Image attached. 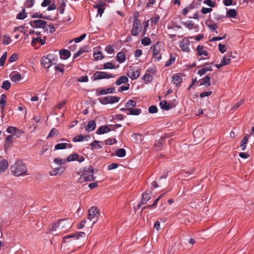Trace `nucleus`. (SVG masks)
<instances>
[{"instance_id": "nucleus-45", "label": "nucleus", "mask_w": 254, "mask_h": 254, "mask_svg": "<svg viewBox=\"0 0 254 254\" xmlns=\"http://www.w3.org/2000/svg\"><path fill=\"white\" fill-rule=\"evenodd\" d=\"M94 172V169L91 166H89L88 167H85L83 170V173H85L86 175H88L90 174H92Z\"/></svg>"}, {"instance_id": "nucleus-8", "label": "nucleus", "mask_w": 254, "mask_h": 254, "mask_svg": "<svg viewBox=\"0 0 254 254\" xmlns=\"http://www.w3.org/2000/svg\"><path fill=\"white\" fill-rule=\"evenodd\" d=\"M71 226V220L69 219H60L58 222V227L61 230L69 229Z\"/></svg>"}, {"instance_id": "nucleus-53", "label": "nucleus", "mask_w": 254, "mask_h": 254, "mask_svg": "<svg viewBox=\"0 0 254 254\" xmlns=\"http://www.w3.org/2000/svg\"><path fill=\"white\" fill-rule=\"evenodd\" d=\"M94 57L96 60H101L104 58L103 54L101 52H98L96 53H94Z\"/></svg>"}, {"instance_id": "nucleus-62", "label": "nucleus", "mask_w": 254, "mask_h": 254, "mask_svg": "<svg viewBox=\"0 0 254 254\" xmlns=\"http://www.w3.org/2000/svg\"><path fill=\"white\" fill-rule=\"evenodd\" d=\"M212 11V9L211 8H206L203 7L201 8V12L204 14H207L208 13H209Z\"/></svg>"}, {"instance_id": "nucleus-61", "label": "nucleus", "mask_w": 254, "mask_h": 254, "mask_svg": "<svg viewBox=\"0 0 254 254\" xmlns=\"http://www.w3.org/2000/svg\"><path fill=\"white\" fill-rule=\"evenodd\" d=\"M129 84L128 83H127L126 86H122L118 89L119 92H123V91H127L129 89Z\"/></svg>"}, {"instance_id": "nucleus-46", "label": "nucleus", "mask_w": 254, "mask_h": 254, "mask_svg": "<svg viewBox=\"0 0 254 254\" xmlns=\"http://www.w3.org/2000/svg\"><path fill=\"white\" fill-rule=\"evenodd\" d=\"M65 6V2L64 0H61L60 5L59 7V12L61 14H63L64 11V7Z\"/></svg>"}, {"instance_id": "nucleus-35", "label": "nucleus", "mask_w": 254, "mask_h": 254, "mask_svg": "<svg viewBox=\"0 0 254 254\" xmlns=\"http://www.w3.org/2000/svg\"><path fill=\"white\" fill-rule=\"evenodd\" d=\"M6 131L9 133H20V130L17 128L10 126L8 127L6 129Z\"/></svg>"}, {"instance_id": "nucleus-4", "label": "nucleus", "mask_w": 254, "mask_h": 254, "mask_svg": "<svg viewBox=\"0 0 254 254\" xmlns=\"http://www.w3.org/2000/svg\"><path fill=\"white\" fill-rule=\"evenodd\" d=\"M115 76L104 71H96L92 76V79L93 81L103 79H109L114 78Z\"/></svg>"}, {"instance_id": "nucleus-39", "label": "nucleus", "mask_w": 254, "mask_h": 254, "mask_svg": "<svg viewBox=\"0 0 254 254\" xmlns=\"http://www.w3.org/2000/svg\"><path fill=\"white\" fill-rule=\"evenodd\" d=\"M232 55V53L230 54V56H228V58H226V56H224V58L221 60V62L222 63V65H226L230 64L231 59L228 57H231Z\"/></svg>"}, {"instance_id": "nucleus-24", "label": "nucleus", "mask_w": 254, "mask_h": 254, "mask_svg": "<svg viewBox=\"0 0 254 254\" xmlns=\"http://www.w3.org/2000/svg\"><path fill=\"white\" fill-rule=\"evenodd\" d=\"M14 135L13 134L8 135L5 139V143L4 144V147L5 149L8 148L10 144L12 143L14 138Z\"/></svg>"}, {"instance_id": "nucleus-51", "label": "nucleus", "mask_w": 254, "mask_h": 254, "mask_svg": "<svg viewBox=\"0 0 254 254\" xmlns=\"http://www.w3.org/2000/svg\"><path fill=\"white\" fill-rule=\"evenodd\" d=\"M203 3L207 4L211 7H214L215 6V1L212 0H204Z\"/></svg>"}, {"instance_id": "nucleus-32", "label": "nucleus", "mask_w": 254, "mask_h": 254, "mask_svg": "<svg viewBox=\"0 0 254 254\" xmlns=\"http://www.w3.org/2000/svg\"><path fill=\"white\" fill-rule=\"evenodd\" d=\"M141 113V110L140 109H134L128 111V113H127V115H139Z\"/></svg>"}, {"instance_id": "nucleus-29", "label": "nucleus", "mask_w": 254, "mask_h": 254, "mask_svg": "<svg viewBox=\"0 0 254 254\" xmlns=\"http://www.w3.org/2000/svg\"><path fill=\"white\" fill-rule=\"evenodd\" d=\"M196 50L198 52L199 56H208V53L206 51L203 50V47L198 45L196 48Z\"/></svg>"}, {"instance_id": "nucleus-56", "label": "nucleus", "mask_w": 254, "mask_h": 254, "mask_svg": "<svg viewBox=\"0 0 254 254\" xmlns=\"http://www.w3.org/2000/svg\"><path fill=\"white\" fill-rule=\"evenodd\" d=\"M175 61V58L173 57L172 55L170 59L166 62L165 66H169L174 63Z\"/></svg>"}, {"instance_id": "nucleus-20", "label": "nucleus", "mask_w": 254, "mask_h": 254, "mask_svg": "<svg viewBox=\"0 0 254 254\" xmlns=\"http://www.w3.org/2000/svg\"><path fill=\"white\" fill-rule=\"evenodd\" d=\"M96 125L94 121L91 120L85 127V130L88 132H90L94 130L96 128Z\"/></svg>"}, {"instance_id": "nucleus-60", "label": "nucleus", "mask_w": 254, "mask_h": 254, "mask_svg": "<svg viewBox=\"0 0 254 254\" xmlns=\"http://www.w3.org/2000/svg\"><path fill=\"white\" fill-rule=\"evenodd\" d=\"M105 143L108 145H112L117 142L115 138H108L105 140Z\"/></svg>"}, {"instance_id": "nucleus-49", "label": "nucleus", "mask_w": 254, "mask_h": 254, "mask_svg": "<svg viewBox=\"0 0 254 254\" xmlns=\"http://www.w3.org/2000/svg\"><path fill=\"white\" fill-rule=\"evenodd\" d=\"M151 43V40L148 37H144L141 40V44L144 46H148Z\"/></svg>"}, {"instance_id": "nucleus-9", "label": "nucleus", "mask_w": 254, "mask_h": 254, "mask_svg": "<svg viewBox=\"0 0 254 254\" xmlns=\"http://www.w3.org/2000/svg\"><path fill=\"white\" fill-rule=\"evenodd\" d=\"M141 25L140 21H133L132 27L131 30V34L134 36L139 35L141 30Z\"/></svg>"}, {"instance_id": "nucleus-34", "label": "nucleus", "mask_w": 254, "mask_h": 254, "mask_svg": "<svg viewBox=\"0 0 254 254\" xmlns=\"http://www.w3.org/2000/svg\"><path fill=\"white\" fill-rule=\"evenodd\" d=\"M101 142L98 140H94L93 142L90 144V145L92 149L94 148L101 149L102 148V146L99 144Z\"/></svg>"}, {"instance_id": "nucleus-55", "label": "nucleus", "mask_w": 254, "mask_h": 254, "mask_svg": "<svg viewBox=\"0 0 254 254\" xmlns=\"http://www.w3.org/2000/svg\"><path fill=\"white\" fill-rule=\"evenodd\" d=\"M34 0H27L25 2V6L27 8H30L34 5Z\"/></svg>"}, {"instance_id": "nucleus-11", "label": "nucleus", "mask_w": 254, "mask_h": 254, "mask_svg": "<svg viewBox=\"0 0 254 254\" xmlns=\"http://www.w3.org/2000/svg\"><path fill=\"white\" fill-rule=\"evenodd\" d=\"M190 45V42L189 40L184 38L181 42H180V47L182 51L185 52H189L190 51L189 46Z\"/></svg>"}, {"instance_id": "nucleus-58", "label": "nucleus", "mask_w": 254, "mask_h": 254, "mask_svg": "<svg viewBox=\"0 0 254 254\" xmlns=\"http://www.w3.org/2000/svg\"><path fill=\"white\" fill-rule=\"evenodd\" d=\"M148 111L151 114L156 113L158 111V109L156 106L152 105L149 107Z\"/></svg>"}, {"instance_id": "nucleus-36", "label": "nucleus", "mask_w": 254, "mask_h": 254, "mask_svg": "<svg viewBox=\"0 0 254 254\" xmlns=\"http://www.w3.org/2000/svg\"><path fill=\"white\" fill-rule=\"evenodd\" d=\"M126 151L124 148H120L116 150V155L120 157H124L125 156Z\"/></svg>"}, {"instance_id": "nucleus-54", "label": "nucleus", "mask_w": 254, "mask_h": 254, "mask_svg": "<svg viewBox=\"0 0 254 254\" xmlns=\"http://www.w3.org/2000/svg\"><path fill=\"white\" fill-rule=\"evenodd\" d=\"M86 51L84 50L83 48H81L80 49V50L76 52L75 54H74L73 59H75L78 57L80 56L82 53H84Z\"/></svg>"}, {"instance_id": "nucleus-15", "label": "nucleus", "mask_w": 254, "mask_h": 254, "mask_svg": "<svg viewBox=\"0 0 254 254\" xmlns=\"http://www.w3.org/2000/svg\"><path fill=\"white\" fill-rule=\"evenodd\" d=\"M105 5V3L104 1H100L96 5H94V8L97 9L98 14H99L100 17L104 11L105 8L104 7Z\"/></svg>"}, {"instance_id": "nucleus-37", "label": "nucleus", "mask_w": 254, "mask_h": 254, "mask_svg": "<svg viewBox=\"0 0 254 254\" xmlns=\"http://www.w3.org/2000/svg\"><path fill=\"white\" fill-rule=\"evenodd\" d=\"M173 82L174 84L178 86L182 81V77L178 75H174L173 76Z\"/></svg>"}, {"instance_id": "nucleus-26", "label": "nucleus", "mask_w": 254, "mask_h": 254, "mask_svg": "<svg viewBox=\"0 0 254 254\" xmlns=\"http://www.w3.org/2000/svg\"><path fill=\"white\" fill-rule=\"evenodd\" d=\"M7 100L6 96L3 94L0 96V108L3 110Z\"/></svg>"}, {"instance_id": "nucleus-59", "label": "nucleus", "mask_w": 254, "mask_h": 254, "mask_svg": "<svg viewBox=\"0 0 254 254\" xmlns=\"http://www.w3.org/2000/svg\"><path fill=\"white\" fill-rule=\"evenodd\" d=\"M86 34H83L80 36L74 38L73 40L75 43H78V42H79L81 41L82 40H83L86 37Z\"/></svg>"}, {"instance_id": "nucleus-50", "label": "nucleus", "mask_w": 254, "mask_h": 254, "mask_svg": "<svg viewBox=\"0 0 254 254\" xmlns=\"http://www.w3.org/2000/svg\"><path fill=\"white\" fill-rule=\"evenodd\" d=\"M84 136L82 134L78 135L73 137L72 141L73 142H79L83 140Z\"/></svg>"}, {"instance_id": "nucleus-30", "label": "nucleus", "mask_w": 254, "mask_h": 254, "mask_svg": "<svg viewBox=\"0 0 254 254\" xmlns=\"http://www.w3.org/2000/svg\"><path fill=\"white\" fill-rule=\"evenodd\" d=\"M135 106L136 102L132 100H128L126 104V107L127 108L128 111L134 108Z\"/></svg>"}, {"instance_id": "nucleus-27", "label": "nucleus", "mask_w": 254, "mask_h": 254, "mask_svg": "<svg viewBox=\"0 0 254 254\" xmlns=\"http://www.w3.org/2000/svg\"><path fill=\"white\" fill-rule=\"evenodd\" d=\"M117 60L120 63H123L125 62L126 56L123 52H120L117 54Z\"/></svg>"}, {"instance_id": "nucleus-40", "label": "nucleus", "mask_w": 254, "mask_h": 254, "mask_svg": "<svg viewBox=\"0 0 254 254\" xmlns=\"http://www.w3.org/2000/svg\"><path fill=\"white\" fill-rule=\"evenodd\" d=\"M78 157H79V155L77 154H72L67 157L66 161L68 162L73 161L76 160Z\"/></svg>"}, {"instance_id": "nucleus-1", "label": "nucleus", "mask_w": 254, "mask_h": 254, "mask_svg": "<svg viewBox=\"0 0 254 254\" xmlns=\"http://www.w3.org/2000/svg\"><path fill=\"white\" fill-rule=\"evenodd\" d=\"M11 173L16 177L28 175V168L26 165L21 160H17L10 167Z\"/></svg>"}, {"instance_id": "nucleus-33", "label": "nucleus", "mask_w": 254, "mask_h": 254, "mask_svg": "<svg viewBox=\"0 0 254 254\" xmlns=\"http://www.w3.org/2000/svg\"><path fill=\"white\" fill-rule=\"evenodd\" d=\"M248 142V137L247 136H245L243 139H242L241 143V147L243 151L246 150L247 148V144Z\"/></svg>"}, {"instance_id": "nucleus-63", "label": "nucleus", "mask_w": 254, "mask_h": 254, "mask_svg": "<svg viewBox=\"0 0 254 254\" xmlns=\"http://www.w3.org/2000/svg\"><path fill=\"white\" fill-rule=\"evenodd\" d=\"M105 51L109 54H113L114 52V50L113 47L111 45L108 46L105 48Z\"/></svg>"}, {"instance_id": "nucleus-16", "label": "nucleus", "mask_w": 254, "mask_h": 254, "mask_svg": "<svg viewBox=\"0 0 254 254\" xmlns=\"http://www.w3.org/2000/svg\"><path fill=\"white\" fill-rule=\"evenodd\" d=\"M150 193H148L147 191L144 192L142 194V198L140 203L139 204V207L140 205L144 204L150 199Z\"/></svg>"}, {"instance_id": "nucleus-47", "label": "nucleus", "mask_w": 254, "mask_h": 254, "mask_svg": "<svg viewBox=\"0 0 254 254\" xmlns=\"http://www.w3.org/2000/svg\"><path fill=\"white\" fill-rule=\"evenodd\" d=\"M7 57V53L5 52L3 55H2L0 59V65L1 66H2L4 65L5 64V61Z\"/></svg>"}, {"instance_id": "nucleus-2", "label": "nucleus", "mask_w": 254, "mask_h": 254, "mask_svg": "<svg viewBox=\"0 0 254 254\" xmlns=\"http://www.w3.org/2000/svg\"><path fill=\"white\" fill-rule=\"evenodd\" d=\"M57 60L58 57L56 55L54 54H49L41 58V63L45 68H49L52 65L56 64Z\"/></svg>"}, {"instance_id": "nucleus-28", "label": "nucleus", "mask_w": 254, "mask_h": 254, "mask_svg": "<svg viewBox=\"0 0 254 254\" xmlns=\"http://www.w3.org/2000/svg\"><path fill=\"white\" fill-rule=\"evenodd\" d=\"M212 70V67L211 66H208L206 67H204L202 68L201 69L199 70L197 72V73L199 74L200 76L204 74L207 71H211Z\"/></svg>"}, {"instance_id": "nucleus-14", "label": "nucleus", "mask_w": 254, "mask_h": 254, "mask_svg": "<svg viewBox=\"0 0 254 254\" xmlns=\"http://www.w3.org/2000/svg\"><path fill=\"white\" fill-rule=\"evenodd\" d=\"M115 89L114 87H110L106 89H103L101 90L97 89L96 92L97 96L100 95H106L107 94H111L114 92Z\"/></svg>"}, {"instance_id": "nucleus-41", "label": "nucleus", "mask_w": 254, "mask_h": 254, "mask_svg": "<svg viewBox=\"0 0 254 254\" xmlns=\"http://www.w3.org/2000/svg\"><path fill=\"white\" fill-rule=\"evenodd\" d=\"M27 16V14L25 12V9H22V11L19 13L17 16L16 18L18 19H24Z\"/></svg>"}, {"instance_id": "nucleus-10", "label": "nucleus", "mask_w": 254, "mask_h": 254, "mask_svg": "<svg viewBox=\"0 0 254 254\" xmlns=\"http://www.w3.org/2000/svg\"><path fill=\"white\" fill-rule=\"evenodd\" d=\"M140 75V72L138 68L131 67L127 73V75L131 79H137Z\"/></svg>"}, {"instance_id": "nucleus-64", "label": "nucleus", "mask_w": 254, "mask_h": 254, "mask_svg": "<svg viewBox=\"0 0 254 254\" xmlns=\"http://www.w3.org/2000/svg\"><path fill=\"white\" fill-rule=\"evenodd\" d=\"M77 81L80 82H86L88 81V78L87 76H82L79 77Z\"/></svg>"}, {"instance_id": "nucleus-19", "label": "nucleus", "mask_w": 254, "mask_h": 254, "mask_svg": "<svg viewBox=\"0 0 254 254\" xmlns=\"http://www.w3.org/2000/svg\"><path fill=\"white\" fill-rule=\"evenodd\" d=\"M59 54L61 58L64 60L67 59L71 55L70 52L66 49H62L60 51Z\"/></svg>"}, {"instance_id": "nucleus-3", "label": "nucleus", "mask_w": 254, "mask_h": 254, "mask_svg": "<svg viewBox=\"0 0 254 254\" xmlns=\"http://www.w3.org/2000/svg\"><path fill=\"white\" fill-rule=\"evenodd\" d=\"M153 49V57L155 61L158 62L162 59V53L164 51L163 44L159 42L155 43L151 47Z\"/></svg>"}, {"instance_id": "nucleus-23", "label": "nucleus", "mask_w": 254, "mask_h": 254, "mask_svg": "<svg viewBox=\"0 0 254 254\" xmlns=\"http://www.w3.org/2000/svg\"><path fill=\"white\" fill-rule=\"evenodd\" d=\"M8 162L5 159L0 161V173L4 172L8 167Z\"/></svg>"}, {"instance_id": "nucleus-42", "label": "nucleus", "mask_w": 254, "mask_h": 254, "mask_svg": "<svg viewBox=\"0 0 254 254\" xmlns=\"http://www.w3.org/2000/svg\"><path fill=\"white\" fill-rule=\"evenodd\" d=\"M227 14L229 17L235 18L237 16V11L234 9H230L227 11Z\"/></svg>"}, {"instance_id": "nucleus-44", "label": "nucleus", "mask_w": 254, "mask_h": 254, "mask_svg": "<svg viewBox=\"0 0 254 254\" xmlns=\"http://www.w3.org/2000/svg\"><path fill=\"white\" fill-rule=\"evenodd\" d=\"M103 68L104 69H116V66L111 62L105 63L103 64Z\"/></svg>"}, {"instance_id": "nucleus-43", "label": "nucleus", "mask_w": 254, "mask_h": 254, "mask_svg": "<svg viewBox=\"0 0 254 254\" xmlns=\"http://www.w3.org/2000/svg\"><path fill=\"white\" fill-rule=\"evenodd\" d=\"M10 82L8 80H5L2 83L1 87L2 89L7 90L10 87Z\"/></svg>"}, {"instance_id": "nucleus-57", "label": "nucleus", "mask_w": 254, "mask_h": 254, "mask_svg": "<svg viewBox=\"0 0 254 254\" xmlns=\"http://www.w3.org/2000/svg\"><path fill=\"white\" fill-rule=\"evenodd\" d=\"M194 23L191 21H187L184 23V25L189 29H191L193 27Z\"/></svg>"}, {"instance_id": "nucleus-31", "label": "nucleus", "mask_w": 254, "mask_h": 254, "mask_svg": "<svg viewBox=\"0 0 254 254\" xmlns=\"http://www.w3.org/2000/svg\"><path fill=\"white\" fill-rule=\"evenodd\" d=\"M21 75L18 73L15 74H10V79L13 82H16L19 81L20 79H21Z\"/></svg>"}, {"instance_id": "nucleus-22", "label": "nucleus", "mask_w": 254, "mask_h": 254, "mask_svg": "<svg viewBox=\"0 0 254 254\" xmlns=\"http://www.w3.org/2000/svg\"><path fill=\"white\" fill-rule=\"evenodd\" d=\"M128 81L127 77L125 75L120 76L116 81L115 84L116 85H120L123 83H127Z\"/></svg>"}, {"instance_id": "nucleus-21", "label": "nucleus", "mask_w": 254, "mask_h": 254, "mask_svg": "<svg viewBox=\"0 0 254 254\" xmlns=\"http://www.w3.org/2000/svg\"><path fill=\"white\" fill-rule=\"evenodd\" d=\"M72 145L66 143H61L56 144L55 146V150L64 149L66 148H71Z\"/></svg>"}, {"instance_id": "nucleus-12", "label": "nucleus", "mask_w": 254, "mask_h": 254, "mask_svg": "<svg viewBox=\"0 0 254 254\" xmlns=\"http://www.w3.org/2000/svg\"><path fill=\"white\" fill-rule=\"evenodd\" d=\"M95 180V178L92 175H86L85 173L80 177L78 180V182L82 183L85 182H91Z\"/></svg>"}, {"instance_id": "nucleus-52", "label": "nucleus", "mask_w": 254, "mask_h": 254, "mask_svg": "<svg viewBox=\"0 0 254 254\" xmlns=\"http://www.w3.org/2000/svg\"><path fill=\"white\" fill-rule=\"evenodd\" d=\"M11 42V38L9 36L4 35L2 39V42L5 45H8Z\"/></svg>"}, {"instance_id": "nucleus-38", "label": "nucleus", "mask_w": 254, "mask_h": 254, "mask_svg": "<svg viewBox=\"0 0 254 254\" xmlns=\"http://www.w3.org/2000/svg\"><path fill=\"white\" fill-rule=\"evenodd\" d=\"M58 133L59 132L56 128H52V129L50 130L47 138H49L50 137L57 136L58 135Z\"/></svg>"}, {"instance_id": "nucleus-48", "label": "nucleus", "mask_w": 254, "mask_h": 254, "mask_svg": "<svg viewBox=\"0 0 254 254\" xmlns=\"http://www.w3.org/2000/svg\"><path fill=\"white\" fill-rule=\"evenodd\" d=\"M54 162L57 165H62L66 163V160L61 158H56L54 160Z\"/></svg>"}, {"instance_id": "nucleus-13", "label": "nucleus", "mask_w": 254, "mask_h": 254, "mask_svg": "<svg viewBox=\"0 0 254 254\" xmlns=\"http://www.w3.org/2000/svg\"><path fill=\"white\" fill-rule=\"evenodd\" d=\"M85 234L84 232H79L75 234L69 235L63 238L64 242H66V240L69 238H74V239H78L79 237H84Z\"/></svg>"}, {"instance_id": "nucleus-5", "label": "nucleus", "mask_w": 254, "mask_h": 254, "mask_svg": "<svg viewBox=\"0 0 254 254\" xmlns=\"http://www.w3.org/2000/svg\"><path fill=\"white\" fill-rule=\"evenodd\" d=\"M120 99L119 97L114 96H108L99 98L100 103L103 105H106L109 104H114L118 103Z\"/></svg>"}, {"instance_id": "nucleus-18", "label": "nucleus", "mask_w": 254, "mask_h": 254, "mask_svg": "<svg viewBox=\"0 0 254 254\" xmlns=\"http://www.w3.org/2000/svg\"><path fill=\"white\" fill-rule=\"evenodd\" d=\"M111 131V129L108 126H101L97 130L96 133L98 134H104Z\"/></svg>"}, {"instance_id": "nucleus-17", "label": "nucleus", "mask_w": 254, "mask_h": 254, "mask_svg": "<svg viewBox=\"0 0 254 254\" xmlns=\"http://www.w3.org/2000/svg\"><path fill=\"white\" fill-rule=\"evenodd\" d=\"M199 82H200L199 86H209L210 85V78L208 75H206L201 79L199 80Z\"/></svg>"}, {"instance_id": "nucleus-25", "label": "nucleus", "mask_w": 254, "mask_h": 254, "mask_svg": "<svg viewBox=\"0 0 254 254\" xmlns=\"http://www.w3.org/2000/svg\"><path fill=\"white\" fill-rule=\"evenodd\" d=\"M159 105L161 109L165 110H169L171 108H172V106L170 104H169L166 101H162L159 103Z\"/></svg>"}, {"instance_id": "nucleus-7", "label": "nucleus", "mask_w": 254, "mask_h": 254, "mask_svg": "<svg viewBox=\"0 0 254 254\" xmlns=\"http://www.w3.org/2000/svg\"><path fill=\"white\" fill-rule=\"evenodd\" d=\"M47 22L41 19L31 20L29 24L33 28H43L44 31H48V28L45 26Z\"/></svg>"}, {"instance_id": "nucleus-6", "label": "nucleus", "mask_w": 254, "mask_h": 254, "mask_svg": "<svg viewBox=\"0 0 254 254\" xmlns=\"http://www.w3.org/2000/svg\"><path fill=\"white\" fill-rule=\"evenodd\" d=\"M100 214V211L97 207H92L88 210V219L91 221L95 219L96 220L93 222L94 224L97 221Z\"/></svg>"}]
</instances>
